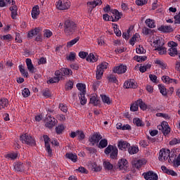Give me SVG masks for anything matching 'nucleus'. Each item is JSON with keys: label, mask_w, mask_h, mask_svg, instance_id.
<instances>
[{"label": "nucleus", "mask_w": 180, "mask_h": 180, "mask_svg": "<svg viewBox=\"0 0 180 180\" xmlns=\"http://www.w3.org/2000/svg\"><path fill=\"white\" fill-rule=\"evenodd\" d=\"M19 70L23 77H25V78H27L29 77V73L27 72V71H26L25 67H23L22 65H20Z\"/></svg>", "instance_id": "50"}, {"label": "nucleus", "mask_w": 180, "mask_h": 180, "mask_svg": "<svg viewBox=\"0 0 180 180\" xmlns=\"http://www.w3.org/2000/svg\"><path fill=\"white\" fill-rule=\"evenodd\" d=\"M90 103H92L94 106L99 105V98L96 95H94L90 98Z\"/></svg>", "instance_id": "36"}, {"label": "nucleus", "mask_w": 180, "mask_h": 180, "mask_svg": "<svg viewBox=\"0 0 180 180\" xmlns=\"http://www.w3.org/2000/svg\"><path fill=\"white\" fill-rule=\"evenodd\" d=\"M109 65V64L106 62H103L101 63H100L98 66L97 68H98V70H101V71H105V70H106L108 68V66Z\"/></svg>", "instance_id": "45"}, {"label": "nucleus", "mask_w": 180, "mask_h": 180, "mask_svg": "<svg viewBox=\"0 0 180 180\" xmlns=\"http://www.w3.org/2000/svg\"><path fill=\"white\" fill-rule=\"evenodd\" d=\"M79 41V37H76L74 39H72L71 41L67 43V47L68 48L72 47V46H74V44H77V43H78Z\"/></svg>", "instance_id": "46"}, {"label": "nucleus", "mask_w": 180, "mask_h": 180, "mask_svg": "<svg viewBox=\"0 0 180 180\" xmlns=\"http://www.w3.org/2000/svg\"><path fill=\"white\" fill-rule=\"evenodd\" d=\"M86 93H79V99L81 105L86 104V98H85Z\"/></svg>", "instance_id": "42"}, {"label": "nucleus", "mask_w": 180, "mask_h": 180, "mask_svg": "<svg viewBox=\"0 0 180 180\" xmlns=\"http://www.w3.org/2000/svg\"><path fill=\"white\" fill-rule=\"evenodd\" d=\"M134 60H135V61H137L138 63H143V61H146L147 60V56H136L134 57Z\"/></svg>", "instance_id": "52"}, {"label": "nucleus", "mask_w": 180, "mask_h": 180, "mask_svg": "<svg viewBox=\"0 0 180 180\" xmlns=\"http://www.w3.org/2000/svg\"><path fill=\"white\" fill-rule=\"evenodd\" d=\"M169 162H173L175 167H179L180 165V153L178 155L177 158L172 160L171 158L169 159Z\"/></svg>", "instance_id": "41"}, {"label": "nucleus", "mask_w": 180, "mask_h": 180, "mask_svg": "<svg viewBox=\"0 0 180 180\" xmlns=\"http://www.w3.org/2000/svg\"><path fill=\"white\" fill-rule=\"evenodd\" d=\"M40 33V29L39 28H35L34 30H32L28 32V37L30 39H32L33 36H37Z\"/></svg>", "instance_id": "33"}, {"label": "nucleus", "mask_w": 180, "mask_h": 180, "mask_svg": "<svg viewBox=\"0 0 180 180\" xmlns=\"http://www.w3.org/2000/svg\"><path fill=\"white\" fill-rule=\"evenodd\" d=\"M142 175L146 180H158V174L153 171L144 172Z\"/></svg>", "instance_id": "8"}, {"label": "nucleus", "mask_w": 180, "mask_h": 180, "mask_svg": "<svg viewBox=\"0 0 180 180\" xmlns=\"http://www.w3.org/2000/svg\"><path fill=\"white\" fill-rule=\"evenodd\" d=\"M171 151L169 149H162L160 150L159 153V161H167L168 160V158L169 157Z\"/></svg>", "instance_id": "7"}, {"label": "nucleus", "mask_w": 180, "mask_h": 180, "mask_svg": "<svg viewBox=\"0 0 180 180\" xmlns=\"http://www.w3.org/2000/svg\"><path fill=\"white\" fill-rule=\"evenodd\" d=\"M168 46L169 47H170V49H169V56H171V57H175V56L178 54V50L176 49L178 44L174 41H170L168 43Z\"/></svg>", "instance_id": "6"}, {"label": "nucleus", "mask_w": 180, "mask_h": 180, "mask_svg": "<svg viewBox=\"0 0 180 180\" xmlns=\"http://www.w3.org/2000/svg\"><path fill=\"white\" fill-rule=\"evenodd\" d=\"M152 39H153V46L155 47V50H157L158 49H160V47H162L164 46V40L162 38H160L157 36L153 35L152 37Z\"/></svg>", "instance_id": "9"}, {"label": "nucleus", "mask_w": 180, "mask_h": 180, "mask_svg": "<svg viewBox=\"0 0 180 180\" xmlns=\"http://www.w3.org/2000/svg\"><path fill=\"white\" fill-rule=\"evenodd\" d=\"M9 105V101L6 98H1L0 100V109H5Z\"/></svg>", "instance_id": "30"}, {"label": "nucleus", "mask_w": 180, "mask_h": 180, "mask_svg": "<svg viewBox=\"0 0 180 180\" xmlns=\"http://www.w3.org/2000/svg\"><path fill=\"white\" fill-rule=\"evenodd\" d=\"M118 167L120 169H124L126 171L127 169V167H129V162L126 159H121L118 162Z\"/></svg>", "instance_id": "19"}, {"label": "nucleus", "mask_w": 180, "mask_h": 180, "mask_svg": "<svg viewBox=\"0 0 180 180\" xmlns=\"http://www.w3.org/2000/svg\"><path fill=\"white\" fill-rule=\"evenodd\" d=\"M18 156V153H11L6 155V158H7V160H16Z\"/></svg>", "instance_id": "44"}, {"label": "nucleus", "mask_w": 180, "mask_h": 180, "mask_svg": "<svg viewBox=\"0 0 180 180\" xmlns=\"http://www.w3.org/2000/svg\"><path fill=\"white\" fill-rule=\"evenodd\" d=\"M113 29H114V32L117 36L118 37H120L122 36V31L119 30V26L117 25L113 24Z\"/></svg>", "instance_id": "48"}, {"label": "nucleus", "mask_w": 180, "mask_h": 180, "mask_svg": "<svg viewBox=\"0 0 180 180\" xmlns=\"http://www.w3.org/2000/svg\"><path fill=\"white\" fill-rule=\"evenodd\" d=\"M108 82H112L114 84H117V79L113 75H110L107 77Z\"/></svg>", "instance_id": "51"}, {"label": "nucleus", "mask_w": 180, "mask_h": 180, "mask_svg": "<svg viewBox=\"0 0 180 180\" xmlns=\"http://www.w3.org/2000/svg\"><path fill=\"white\" fill-rule=\"evenodd\" d=\"M117 147L119 150H122V151H126V150H128L129 147H130V143L124 141H120L117 143Z\"/></svg>", "instance_id": "18"}, {"label": "nucleus", "mask_w": 180, "mask_h": 180, "mask_svg": "<svg viewBox=\"0 0 180 180\" xmlns=\"http://www.w3.org/2000/svg\"><path fill=\"white\" fill-rule=\"evenodd\" d=\"M137 54H144L146 53V49L143 47V46L139 45V47L136 49Z\"/></svg>", "instance_id": "59"}, {"label": "nucleus", "mask_w": 180, "mask_h": 180, "mask_svg": "<svg viewBox=\"0 0 180 180\" xmlns=\"http://www.w3.org/2000/svg\"><path fill=\"white\" fill-rule=\"evenodd\" d=\"M101 139L102 135H101V134L95 133L94 134L90 136L89 140L92 146H95V144H98V143H99Z\"/></svg>", "instance_id": "10"}, {"label": "nucleus", "mask_w": 180, "mask_h": 180, "mask_svg": "<svg viewBox=\"0 0 180 180\" xmlns=\"http://www.w3.org/2000/svg\"><path fill=\"white\" fill-rule=\"evenodd\" d=\"M89 168L91 170V171H94L96 172H98V171H101V167H98L96 163L95 162H91L89 165Z\"/></svg>", "instance_id": "35"}, {"label": "nucleus", "mask_w": 180, "mask_h": 180, "mask_svg": "<svg viewBox=\"0 0 180 180\" xmlns=\"http://www.w3.org/2000/svg\"><path fill=\"white\" fill-rule=\"evenodd\" d=\"M159 30H160V32H163L164 33H170V32H172L173 29H172V27L171 26L165 25V26H161L159 28Z\"/></svg>", "instance_id": "32"}, {"label": "nucleus", "mask_w": 180, "mask_h": 180, "mask_svg": "<svg viewBox=\"0 0 180 180\" xmlns=\"http://www.w3.org/2000/svg\"><path fill=\"white\" fill-rule=\"evenodd\" d=\"M53 36V32L50 30H45L44 31V37L49 39V37Z\"/></svg>", "instance_id": "60"}, {"label": "nucleus", "mask_w": 180, "mask_h": 180, "mask_svg": "<svg viewBox=\"0 0 180 180\" xmlns=\"http://www.w3.org/2000/svg\"><path fill=\"white\" fill-rule=\"evenodd\" d=\"M65 157L68 158V160H71L72 162H75L77 160V156L75 153H66Z\"/></svg>", "instance_id": "37"}, {"label": "nucleus", "mask_w": 180, "mask_h": 180, "mask_svg": "<svg viewBox=\"0 0 180 180\" xmlns=\"http://www.w3.org/2000/svg\"><path fill=\"white\" fill-rule=\"evenodd\" d=\"M124 88H133L135 89V88H137V82L134 79L127 80L124 83Z\"/></svg>", "instance_id": "16"}, {"label": "nucleus", "mask_w": 180, "mask_h": 180, "mask_svg": "<svg viewBox=\"0 0 180 180\" xmlns=\"http://www.w3.org/2000/svg\"><path fill=\"white\" fill-rule=\"evenodd\" d=\"M10 11H11L12 19H16V16L18 15V6H12L10 7Z\"/></svg>", "instance_id": "31"}, {"label": "nucleus", "mask_w": 180, "mask_h": 180, "mask_svg": "<svg viewBox=\"0 0 180 180\" xmlns=\"http://www.w3.org/2000/svg\"><path fill=\"white\" fill-rule=\"evenodd\" d=\"M27 68L31 74H34L36 72V68L33 65V63H32V59L30 58H27L25 60Z\"/></svg>", "instance_id": "17"}, {"label": "nucleus", "mask_w": 180, "mask_h": 180, "mask_svg": "<svg viewBox=\"0 0 180 180\" xmlns=\"http://www.w3.org/2000/svg\"><path fill=\"white\" fill-rule=\"evenodd\" d=\"M14 169L15 171L22 172V171H25V165L22 162H16L14 165Z\"/></svg>", "instance_id": "27"}, {"label": "nucleus", "mask_w": 180, "mask_h": 180, "mask_svg": "<svg viewBox=\"0 0 180 180\" xmlns=\"http://www.w3.org/2000/svg\"><path fill=\"white\" fill-rule=\"evenodd\" d=\"M77 54L75 52H71L70 55L68 56L67 60L69 61H74L75 60Z\"/></svg>", "instance_id": "63"}, {"label": "nucleus", "mask_w": 180, "mask_h": 180, "mask_svg": "<svg viewBox=\"0 0 180 180\" xmlns=\"http://www.w3.org/2000/svg\"><path fill=\"white\" fill-rule=\"evenodd\" d=\"M111 18L112 19V22H117V20L122 18V13H120L117 10H114Z\"/></svg>", "instance_id": "23"}, {"label": "nucleus", "mask_w": 180, "mask_h": 180, "mask_svg": "<svg viewBox=\"0 0 180 180\" xmlns=\"http://www.w3.org/2000/svg\"><path fill=\"white\" fill-rule=\"evenodd\" d=\"M101 101L103 103H106V105H110L112 103V101L110 100V98H109L106 95H101Z\"/></svg>", "instance_id": "40"}, {"label": "nucleus", "mask_w": 180, "mask_h": 180, "mask_svg": "<svg viewBox=\"0 0 180 180\" xmlns=\"http://www.w3.org/2000/svg\"><path fill=\"white\" fill-rule=\"evenodd\" d=\"M105 154L106 155L110 154V158H112V160H115V158L117 157V154H118L117 148L116 146L109 145L105 149Z\"/></svg>", "instance_id": "2"}, {"label": "nucleus", "mask_w": 180, "mask_h": 180, "mask_svg": "<svg viewBox=\"0 0 180 180\" xmlns=\"http://www.w3.org/2000/svg\"><path fill=\"white\" fill-rule=\"evenodd\" d=\"M145 23L149 29H154V27H155V21L151 18L146 19Z\"/></svg>", "instance_id": "26"}, {"label": "nucleus", "mask_w": 180, "mask_h": 180, "mask_svg": "<svg viewBox=\"0 0 180 180\" xmlns=\"http://www.w3.org/2000/svg\"><path fill=\"white\" fill-rule=\"evenodd\" d=\"M77 134L79 140H84L85 139V134L82 131H77Z\"/></svg>", "instance_id": "62"}, {"label": "nucleus", "mask_w": 180, "mask_h": 180, "mask_svg": "<svg viewBox=\"0 0 180 180\" xmlns=\"http://www.w3.org/2000/svg\"><path fill=\"white\" fill-rule=\"evenodd\" d=\"M155 51H158V53L160 56H162L164 54H167V48H165V46H164V45H162V46H160L158 49H155Z\"/></svg>", "instance_id": "49"}, {"label": "nucleus", "mask_w": 180, "mask_h": 180, "mask_svg": "<svg viewBox=\"0 0 180 180\" xmlns=\"http://www.w3.org/2000/svg\"><path fill=\"white\" fill-rule=\"evenodd\" d=\"M139 100L131 104L130 110L131 112H137L139 110Z\"/></svg>", "instance_id": "39"}, {"label": "nucleus", "mask_w": 180, "mask_h": 180, "mask_svg": "<svg viewBox=\"0 0 180 180\" xmlns=\"http://www.w3.org/2000/svg\"><path fill=\"white\" fill-rule=\"evenodd\" d=\"M150 68H151V65L147 64L146 65L140 66L139 71L140 72H146V71H147V70H150Z\"/></svg>", "instance_id": "53"}, {"label": "nucleus", "mask_w": 180, "mask_h": 180, "mask_svg": "<svg viewBox=\"0 0 180 180\" xmlns=\"http://www.w3.org/2000/svg\"><path fill=\"white\" fill-rule=\"evenodd\" d=\"M86 61H88V63H96V61H98V56L90 53L86 58Z\"/></svg>", "instance_id": "25"}, {"label": "nucleus", "mask_w": 180, "mask_h": 180, "mask_svg": "<svg viewBox=\"0 0 180 180\" xmlns=\"http://www.w3.org/2000/svg\"><path fill=\"white\" fill-rule=\"evenodd\" d=\"M45 122H46L45 126L49 129H52V127H54V126H56V124H57V120H56V118L50 115L48 116Z\"/></svg>", "instance_id": "11"}, {"label": "nucleus", "mask_w": 180, "mask_h": 180, "mask_svg": "<svg viewBox=\"0 0 180 180\" xmlns=\"http://www.w3.org/2000/svg\"><path fill=\"white\" fill-rule=\"evenodd\" d=\"M42 95H43L44 98H46L47 99L48 98H51V93L50 92V90L45 89V90L42 91Z\"/></svg>", "instance_id": "57"}, {"label": "nucleus", "mask_w": 180, "mask_h": 180, "mask_svg": "<svg viewBox=\"0 0 180 180\" xmlns=\"http://www.w3.org/2000/svg\"><path fill=\"white\" fill-rule=\"evenodd\" d=\"M20 140L24 144H27L28 146H34V139H33L30 135L26 134L22 135L20 138Z\"/></svg>", "instance_id": "4"}, {"label": "nucleus", "mask_w": 180, "mask_h": 180, "mask_svg": "<svg viewBox=\"0 0 180 180\" xmlns=\"http://www.w3.org/2000/svg\"><path fill=\"white\" fill-rule=\"evenodd\" d=\"M140 40V34L136 33L133 35L132 38L129 40V44L131 46H134L136 41H139Z\"/></svg>", "instance_id": "29"}, {"label": "nucleus", "mask_w": 180, "mask_h": 180, "mask_svg": "<svg viewBox=\"0 0 180 180\" xmlns=\"http://www.w3.org/2000/svg\"><path fill=\"white\" fill-rule=\"evenodd\" d=\"M103 76V70H101V69L97 68V70H96V79H101V78H102Z\"/></svg>", "instance_id": "61"}, {"label": "nucleus", "mask_w": 180, "mask_h": 180, "mask_svg": "<svg viewBox=\"0 0 180 180\" xmlns=\"http://www.w3.org/2000/svg\"><path fill=\"white\" fill-rule=\"evenodd\" d=\"M55 75H56V77H58L59 79H64L63 72H61V69L56 70L55 72Z\"/></svg>", "instance_id": "64"}, {"label": "nucleus", "mask_w": 180, "mask_h": 180, "mask_svg": "<svg viewBox=\"0 0 180 180\" xmlns=\"http://www.w3.org/2000/svg\"><path fill=\"white\" fill-rule=\"evenodd\" d=\"M158 88L160 94H162V95H164V96H165V95H167V89L165 88V86H164V85L162 84H159Z\"/></svg>", "instance_id": "54"}, {"label": "nucleus", "mask_w": 180, "mask_h": 180, "mask_svg": "<svg viewBox=\"0 0 180 180\" xmlns=\"http://www.w3.org/2000/svg\"><path fill=\"white\" fill-rule=\"evenodd\" d=\"M103 165L105 169H108V171L113 169V165L110 164V162L109 161H105Z\"/></svg>", "instance_id": "56"}, {"label": "nucleus", "mask_w": 180, "mask_h": 180, "mask_svg": "<svg viewBox=\"0 0 180 180\" xmlns=\"http://www.w3.org/2000/svg\"><path fill=\"white\" fill-rule=\"evenodd\" d=\"M158 129L161 130L165 136L167 134H169L171 131V128H169V125H168V122L163 121L160 125L158 126Z\"/></svg>", "instance_id": "5"}, {"label": "nucleus", "mask_w": 180, "mask_h": 180, "mask_svg": "<svg viewBox=\"0 0 180 180\" xmlns=\"http://www.w3.org/2000/svg\"><path fill=\"white\" fill-rule=\"evenodd\" d=\"M134 123L136 124V126H138V127L144 126V123H143V121H141L140 118H134Z\"/></svg>", "instance_id": "55"}, {"label": "nucleus", "mask_w": 180, "mask_h": 180, "mask_svg": "<svg viewBox=\"0 0 180 180\" xmlns=\"http://www.w3.org/2000/svg\"><path fill=\"white\" fill-rule=\"evenodd\" d=\"M71 6V2L69 0H58L56 2V8L59 11H65Z\"/></svg>", "instance_id": "3"}, {"label": "nucleus", "mask_w": 180, "mask_h": 180, "mask_svg": "<svg viewBox=\"0 0 180 180\" xmlns=\"http://www.w3.org/2000/svg\"><path fill=\"white\" fill-rule=\"evenodd\" d=\"M77 88L80 91V94H86V86L82 83H78L77 84Z\"/></svg>", "instance_id": "34"}, {"label": "nucleus", "mask_w": 180, "mask_h": 180, "mask_svg": "<svg viewBox=\"0 0 180 180\" xmlns=\"http://www.w3.org/2000/svg\"><path fill=\"white\" fill-rule=\"evenodd\" d=\"M22 95L23 98H27L30 96V91L27 88H25L22 91Z\"/></svg>", "instance_id": "58"}, {"label": "nucleus", "mask_w": 180, "mask_h": 180, "mask_svg": "<svg viewBox=\"0 0 180 180\" xmlns=\"http://www.w3.org/2000/svg\"><path fill=\"white\" fill-rule=\"evenodd\" d=\"M154 64H155L158 67H159L162 70H167L168 68V65H167V63H165L164 60L160 58L155 59Z\"/></svg>", "instance_id": "15"}, {"label": "nucleus", "mask_w": 180, "mask_h": 180, "mask_svg": "<svg viewBox=\"0 0 180 180\" xmlns=\"http://www.w3.org/2000/svg\"><path fill=\"white\" fill-rule=\"evenodd\" d=\"M87 5L92 11L94 8H96V6L102 5V0H94L93 1H89L87 3Z\"/></svg>", "instance_id": "21"}, {"label": "nucleus", "mask_w": 180, "mask_h": 180, "mask_svg": "<svg viewBox=\"0 0 180 180\" xmlns=\"http://www.w3.org/2000/svg\"><path fill=\"white\" fill-rule=\"evenodd\" d=\"M147 164V160L146 159H141L138 160H134L132 162V165L134 168H137V169L141 168L143 165H146Z\"/></svg>", "instance_id": "14"}, {"label": "nucleus", "mask_w": 180, "mask_h": 180, "mask_svg": "<svg viewBox=\"0 0 180 180\" xmlns=\"http://www.w3.org/2000/svg\"><path fill=\"white\" fill-rule=\"evenodd\" d=\"M162 81H163L165 84H173V85H176V84H178V80L175 79H171L168 76H162Z\"/></svg>", "instance_id": "20"}, {"label": "nucleus", "mask_w": 180, "mask_h": 180, "mask_svg": "<svg viewBox=\"0 0 180 180\" xmlns=\"http://www.w3.org/2000/svg\"><path fill=\"white\" fill-rule=\"evenodd\" d=\"M60 71L62 72L63 76L72 75V70L70 69L63 68L60 69Z\"/></svg>", "instance_id": "43"}, {"label": "nucleus", "mask_w": 180, "mask_h": 180, "mask_svg": "<svg viewBox=\"0 0 180 180\" xmlns=\"http://www.w3.org/2000/svg\"><path fill=\"white\" fill-rule=\"evenodd\" d=\"M44 140L46 151H47L49 157H51V155H53V151L51 150V148H50V138H49L47 135H45L44 136Z\"/></svg>", "instance_id": "12"}, {"label": "nucleus", "mask_w": 180, "mask_h": 180, "mask_svg": "<svg viewBox=\"0 0 180 180\" xmlns=\"http://www.w3.org/2000/svg\"><path fill=\"white\" fill-rule=\"evenodd\" d=\"M161 169H162V171H163V172H165V174H167V175H172V176H178V174H176V172H175L172 169H167V167H165V166H162Z\"/></svg>", "instance_id": "22"}, {"label": "nucleus", "mask_w": 180, "mask_h": 180, "mask_svg": "<svg viewBox=\"0 0 180 180\" xmlns=\"http://www.w3.org/2000/svg\"><path fill=\"white\" fill-rule=\"evenodd\" d=\"M75 29H77L75 22L70 20H68L65 22V33L67 36L72 34V33L75 32Z\"/></svg>", "instance_id": "1"}, {"label": "nucleus", "mask_w": 180, "mask_h": 180, "mask_svg": "<svg viewBox=\"0 0 180 180\" xmlns=\"http://www.w3.org/2000/svg\"><path fill=\"white\" fill-rule=\"evenodd\" d=\"M40 15V8L39 6L33 7L32 11V17L33 19H37V17Z\"/></svg>", "instance_id": "24"}, {"label": "nucleus", "mask_w": 180, "mask_h": 180, "mask_svg": "<svg viewBox=\"0 0 180 180\" xmlns=\"http://www.w3.org/2000/svg\"><path fill=\"white\" fill-rule=\"evenodd\" d=\"M108 147V140L101 139L98 143V148H105Z\"/></svg>", "instance_id": "47"}, {"label": "nucleus", "mask_w": 180, "mask_h": 180, "mask_svg": "<svg viewBox=\"0 0 180 180\" xmlns=\"http://www.w3.org/2000/svg\"><path fill=\"white\" fill-rule=\"evenodd\" d=\"M138 103L141 110H146L150 108V105H147V104H146L143 100H138Z\"/></svg>", "instance_id": "38"}, {"label": "nucleus", "mask_w": 180, "mask_h": 180, "mask_svg": "<svg viewBox=\"0 0 180 180\" xmlns=\"http://www.w3.org/2000/svg\"><path fill=\"white\" fill-rule=\"evenodd\" d=\"M127 71V66L126 65L121 64L113 68V72L115 74H124Z\"/></svg>", "instance_id": "13"}, {"label": "nucleus", "mask_w": 180, "mask_h": 180, "mask_svg": "<svg viewBox=\"0 0 180 180\" xmlns=\"http://www.w3.org/2000/svg\"><path fill=\"white\" fill-rule=\"evenodd\" d=\"M128 153L131 155L137 154V153H139V146H129L128 148Z\"/></svg>", "instance_id": "28"}]
</instances>
